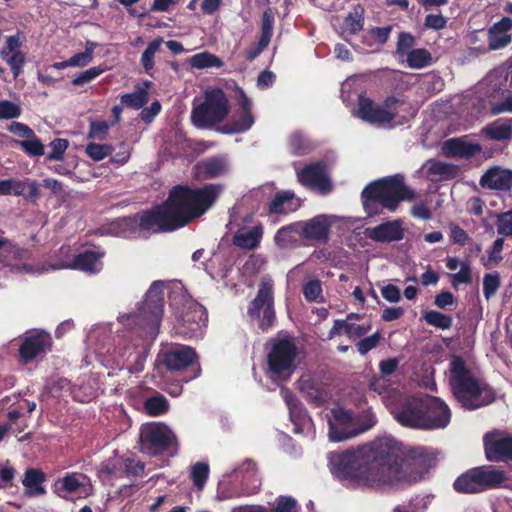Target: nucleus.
Wrapping results in <instances>:
<instances>
[{
	"instance_id": "30",
	"label": "nucleus",
	"mask_w": 512,
	"mask_h": 512,
	"mask_svg": "<svg viewBox=\"0 0 512 512\" xmlns=\"http://www.w3.org/2000/svg\"><path fill=\"white\" fill-rule=\"evenodd\" d=\"M263 235V229L261 226H254L248 231H238L233 237V243L244 249H254L261 241Z\"/></svg>"
},
{
	"instance_id": "43",
	"label": "nucleus",
	"mask_w": 512,
	"mask_h": 512,
	"mask_svg": "<svg viewBox=\"0 0 512 512\" xmlns=\"http://www.w3.org/2000/svg\"><path fill=\"white\" fill-rule=\"evenodd\" d=\"M209 465L204 462H197L191 467V479L198 490H202L208 480Z\"/></svg>"
},
{
	"instance_id": "58",
	"label": "nucleus",
	"mask_w": 512,
	"mask_h": 512,
	"mask_svg": "<svg viewBox=\"0 0 512 512\" xmlns=\"http://www.w3.org/2000/svg\"><path fill=\"white\" fill-rule=\"evenodd\" d=\"M297 501L291 496H279L276 498L274 512H298Z\"/></svg>"
},
{
	"instance_id": "15",
	"label": "nucleus",
	"mask_w": 512,
	"mask_h": 512,
	"mask_svg": "<svg viewBox=\"0 0 512 512\" xmlns=\"http://www.w3.org/2000/svg\"><path fill=\"white\" fill-rule=\"evenodd\" d=\"M207 321L208 315L205 307L198 302L190 301L184 305L174 328L178 335L184 338H193Z\"/></svg>"
},
{
	"instance_id": "56",
	"label": "nucleus",
	"mask_w": 512,
	"mask_h": 512,
	"mask_svg": "<svg viewBox=\"0 0 512 512\" xmlns=\"http://www.w3.org/2000/svg\"><path fill=\"white\" fill-rule=\"evenodd\" d=\"M504 238L499 237L494 242L489 251L488 261L484 262V266L489 268L491 264H499L503 257L501 256V252L503 250Z\"/></svg>"
},
{
	"instance_id": "12",
	"label": "nucleus",
	"mask_w": 512,
	"mask_h": 512,
	"mask_svg": "<svg viewBox=\"0 0 512 512\" xmlns=\"http://www.w3.org/2000/svg\"><path fill=\"white\" fill-rule=\"evenodd\" d=\"M398 103V98L389 96L380 105L361 94L358 99L357 116L369 124H387L396 118Z\"/></svg>"
},
{
	"instance_id": "26",
	"label": "nucleus",
	"mask_w": 512,
	"mask_h": 512,
	"mask_svg": "<svg viewBox=\"0 0 512 512\" xmlns=\"http://www.w3.org/2000/svg\"><path fill=\"white\" fill-rule=\"evenodd\" d=\"M443 151L447 157L470 159L482 151V146L458 137L446 140Z\"/></svg>"
},
{
	"instance_id": "18",
	"label": "nucleus",
	"mask_w": 512,
	"mask_h": 512,
	"mask_svg": "<svg viewBox=\"0 0 512 512\" xmlns=\"http://www.w3.org/2000/svg\"><path fill=\"white\" fill-rule=\"evenodd\" d=\"M297 178L303 186L316 189L322 194H327L332 190V184L327 176L326 165L323 161L305 165L297 171Z\"/></svg>"
},
{
	"instance_id": "45",
	"label": "nucleus",
	"mask_w": 512,
	"mask_h": 512,
	"mask_svg": "<svg viewBox=\"0 0 512 512\" xmlns=\"http://www.w3.org/2000/svg\"><path fill=\"white\" fill-rule=\"evenodd\" d=\"M472 280V269L468 260L463 261L460 264V270L457 273L451 275V285L454 288H457L461 284H471Z\"/></svg>"
},
{
	"instance_id": "25",
	"label": "nucleus",
	"mask_w": 512,
	"mask_h": 512,
	"mask_svg": "<svg viewBox=\"0 0 512 512\" xmlns=\"http://www.w3.org/2000/svg\"><path fill=\"white\" fill-rule=\"evenodd\" d=\"M512 30V19L503 17L494 23L488 30V48L489 50H499L512 41V36L508 32Z\"/></svg>"
},
{
	"instance_id": "32",
	"label": "nucleus",
	"mask_w": 512,
	"mask_h": 512,
	"mask_svg": "<svg viewBox=\"0 0 512 512\" xmlns=\"http://www.w3.org/2000/svg\"><path fill=\"white\" fill-rule=\"evenodd\" d=\"M421 319L429 326L440 330H449L453 325V317L437 310H426Z\"/></svg>"
},
{
	"instance_id": "50",
	"label": "nucleus",
	"mask_w": 512,
	"mask_h": 512,
	"mask_svg": "<svg viewBox=\"0 0 512 512\" xmlns=\"http://www.w3.org/2000/svg\"><path fill=\"white\" fill-rule=\"evenodd\" d=\"M497 219V232L505 237L512 236V209L495 215Z\"/></svg>"
},
{
	"instance_id": "60",
	"label": "nucleus",
	"mask_w": 512,
	"mask_h": 512,
	"mask_svg": "<svg viewBox=\"0 0 512 512\" xmlns=\"http://www.w3.org/2000/svg\"><path fill=\"white\" fill-rule=\"evenodd\" d=\"M457 304V299L450 291H442L435 295L434 305L439 309H447Z\"/></svg>"
},
{
	"instance_id": "3",
	"label": "nucleus",
	"mask_w": 512,
	"mask_h": 512,
	"mask_svg": "<svg viewBox=\"0 0 512 512\" xmlns=\"http://www.w3.org/2000/svg\"><path fill=\"white\" fill-rule=\"evenodd\" d=\"M415 198V191L406 185L401 174L374 180L361 192L362 206L368 217L377 216L384 209L395 212L403 201Z\"/></svg>"
},
{
	"instance_id": "53",
	"label": "nucleus",
	"mask_w": 512,
	"mask_h": 512,
	"mask_svg": "<svg viewBox=\"0 0 512 512\" xmlns=\"http://www.w3.org/2000/svg\"><path fill=\"white\" fill-rule=\"evenodd\" d=\"M382 336L379 331L371 336L361 339L357 342L356 348L361 355H366L369 351L374 349L380 342Z\"/></svg>"
},
{
	"instance_id": "22",
	"label": "nucleus",
	"mask_w": 512,
	"mask_h": 512,
	"mask_svg": "<svg viewBox=\"0 0 512 512\" xmlns=\"http://www.w3.org/2000/svg\"><path fill=\"white\" fill-rule=\"evenodd\" d=\"M430 458L426 450L422 447L404 450L401 456V464L403 465L404 478L402 482H410L416 479V476H421L429 466Z\"/></svg>"
},
{
	"instance_id": "61",
	"label": "nucleus",
	"mask_w": 512,
	"mask_h": 512,
	"mask_svg": "<svg viewBox=\"0 0 512 512\" xmlns=\"http://www.w3.org/2000/svg\"><path fill=\"white\" fill-rule=\"evenodd\" d=\"M449 230L450 238L456 244L464 246L470 239L468 233L454 222L449 223Z\"/></svg>"
},
{
	"instance_id": "23",
	"label": "nucleus",
	"mask_w": 512,
	"mask_h": 512,
	"mask_svg": "<svg viewBox=\"0 0 512 512\" xmlns=\"http://www.w3.org/2000/svg\"><path fill=\"white\" fill-rule=\"evenodd\" d=\"M296 225L299 226L300 235L306 240L320 243H327L329 240L332 222L326 215H316L307 221L296 222Z\"/></svg>"
},
{
	"instance_id": "1",
	"label": "nucleus",
	"mask_w": 512,
	"mask_h": 512,
	"mask_svg": "<svg viewBox=\"0 0 512 512\" xmlns=\"http://www.w3.org/2000/svg\"><path fill=\"white\" fill-rule=\"evenodd\" d=\"M222 191L219 184L200 188L176 185L161 204L132 216L117 218L108 225V232L129 238L139 232L166 233L185 227L204 215L217 201Z\"/></svg>"
},
{
	"instance_id": "35",
	"label": "nucleus",
	"mask_w": 512,
	"mask_h": 512,
	"mask_svg": "<svg viewBox=\"0 0 512 512\" xmlns=\"http://www.w3.org/2000/svg\"><path fill=\"white\" fill-rule=\"evenodd\" d=\"M45 481V474L38 469L29 468L25 472L24 479L22 481L24 487L33 491L36 495H42L45 493L43 482Z\"/></svg>"
},
{
	"instance_id": "19",
	"label": "nucleus",
	"mask_w": 512,
	"mask_h": 512,
	"mask_svg": "<svg viewBox=\"0 0 512 512\" xmlns=\"http://www.w3.org/2000/svg\"><path fill=\"white\" fill-rule=\"evenodd\" d=\"M24 40V34L18 31L6 38L5 45L0 51V56L9 65L14 79H17L23 73L26 63V55L20 49Z\"/></svg>"
},
{
	"instance_id": "57",
	"label": "nucleus",
	"mask_w": 512,
	"mask_h": 512,
	"mask_svg": "<svg viewBox=\"0 0 512 512\" xmlns=\"http://www.w3.org/2000/svg\"><path fill=\"white\" fill-rule=\"evenodd\" d=\"M60 487L59 491H65L67 493L76 492L83 483L77 478L75 474H67L61 480L58 481Z\"/></svg>"
},
{
	"instance_id": "4",
	"label": "nucleus",
	"mask_w": 512,
	"mask_h": 512,
	"mask_svg": "<svg viewBox=\"0 0 512 512\" xmlns=\"http://www.w3.org/2000/svg\"><path fill=\"white\" fill-rule=\"evenodd\" d=\"M449 383L454 397L466 410L490 405L496 399L494 389L474 377L460 356H454L450 362Z\"/></svg>"
},
{
	"instance_id": "28",
	"label": "nucleus",
	"mask_w": 512,
	"mask_h": 512,
	"mask_svg": "<svg viewBox=\"0 0 512 512\" xmlns=\"http://www.w3.org/2000/svg\"><path fill=\"white\" fill-rule=\"evenodd\" d=\"M196 169L204 178L212 179L224 175L228 171V165L224 157L214 156L196 164Z\"/></svg>"
},
{
	"instance_id": "6",
	"label": "nucleus",
	"mask_w": 512,
	"mask_h": 512,
	"mask_svg": "<svg viewBox=\"0 0 512 512\" xmlns=\"http://www.w3.org/2000/svg\"><path fill=\"white\" fill-rule=\"evenodd\" d=\"M164 289L161 281H154L145 294V298L132 316L143 341L150 345L159 334L164 312Z\"/></svg>"
},
{
	"instance_id": "21",
	"label": "nucleus",
	"mask_w": 512,
	"mask_h": 512,
	"mask_svg": "<svg viewBox=\"0 0 512 512\" xmlns=\"http://www.w3.org/2000/svg\"><path fill=\"white\" fill-rule=\"evenodd\" d=\"M402 219H394L383 222L375 227L365 229V236L378 243L398 242L405 237V228Z\"/></svg>"
},
{
	"instance_id": "46",
	"label": "nucleus",
	"mask_w": 512,
	"mask_h": 512,
	"mask_svg": "<svg viewBox=\"0 0 512 512\" xmlns=\"http://www.w3.org/2000/svg\"><path fill=\"white\" fill-rule=\"evenodd\" d=\"M113 150L114 149L112 145L92 142L86 146L85 152L92 160L101 161L104 158L110 156Z\"/></svg>"
},
{
	"instance_id": "40",
	"label": "nucleus",
	"mask_w": 512,
	"mask_h": 512,
	"mask_svg": "<svg viewBox=\"0 0 512 512\" xmlns=\"http://www.w3.org/2000/svg\"><path fill=\"white\" fill-rule=\"evenodd\" d=\"M255 119L252 113L241 112L228 124L231 133H243L248 131L254 124Z\"/></svg>"
},
{
	"instance_id": "54",
	"label": "nucleus",
	"mask_w": 512,
	"mask_h": 512,
	"mask_svg": "<svg viewBox=\"0 0 512 512\" xmlns=\"http://www.w3.org/2000/svg\"><path fill=\"white\" fill-rule=\"evenodd\" d=\"M110 125L106 121H91L88 137L91 139L105 140Z\"/></svg>"
},
{
	"instance_id": "37",
	"label": "nucleus",
	"mask_w": 512,
	"mask_h": 512,
	"mask_svg": "<svg viewBox=\"0 0 512 512\" xmlns=\"http://www.w3.org/2000/svg\"><path fill=\"white\" fill-rule=\"evenodd\" d=\"M162 43H163V39L160 37L152 40L151 42L148 43L147 47L145 48V50L143 51V53L141 55L140 63L142 65L144 71L147 74H149L150 76H153L152 70H153L154 64H155L154 58H155L156 53L160 50Z\"/></svg>"
},
{
	"instance_id": "13",
	"label": "nucleus",
	"mask_w": 512,
	"mask_h": 512,
	"mask_svg": "<svg viewBox=\"0 0 512 512\" xmlns=\"http://www.w3.org/2000/svg\"><path fill=\"white\" fill-rule=\"evenodd\" d=\"M484 455L488 462L512 466V435L494 429L483 436Z\"/></svg>"
},
{
	"instance_id": "29",
	"label": "nucleus",
	"mask_w": 512,
	"mask_h": 512,
	"mask_svg": "<svg viewBox=\"0 0 512 512\" xmlns=\"http://www.w3.org/2000/svg\"><path fill=\"white\" fill-rule=\"evenodd\" d=\"M483 133L491 140H509L512 137V119H497L485 126L483 128Z\"/></svg>"
},
{
	"instance_id": "36",
	"label": "nucleus",
	"mask_w": 512,
	"mask_h": 512,
	"mask_svg": "<svg viewBox=\"0 0 512 512\" xmlns=\"http://www.w3.org/2000/svg\"><path fill=\"white\" fill-rule=\"evenodd\" d=\"M281 395L289 408L291 419L293 421H303L306 417V411L303 408L301 402L298 400V398L293 394V392L290 391L288 388H282Z\"/></svg>"
},
{
	"instance_id": "44",
	"label": "nucleus",
	"mask_w": 512,
	"mask_h": 512,
	"mask_svg": "<svg viewBox=\"0 0 512 512\" xmlns=\"http://www.w3.org/2000/svg\"><path fill=\"white\" fill-rule=\"evenodd\" d=\"M293 232H298L300 234L299 226L296 225V223L281 227L276 235H275V242L277 245L281 247H286L296 241L294 236L292 235Z\"/></svg>"
},
{
	"instance_id": "14",
	"label": "nucleus",
	"mask_w": 512,
	"mask_h": 512,
	"mask_svg": "<svg viewBox=\"0 0 512 512\" xmlns=\"http://www.w3.org/2000/svg\"><path fill=\"white\" fill-rule=\"evenodd\" d=\"M263 310V318L259 324L263 331L268 330L275 321L273 283L271 279H262L254 300L248 306V314L251 317L260 318Z\"/></svg>"
},
{
	"instance_id": "24",
	"label": "nucleus",
	"mask_w": 512,
	"mask_h": 512,
	"mask_svg": "<svg viewBox=\"0 0 512 512\" xmlns=\"http://www.w3.org/2000/svg\"><path fill=\"white\" fill-rule=\"evenodd\" d=\"M482 188L509 192L512 190V171L500 166L487 169L479 180Z\"/></svg>"
},
{
	"instance_id": "62",
	"label": "nucleus",
	"mask_w": 512,
	"mask_h": 512,
	"mask_svg": "<svg viewBox=\"0 0 512 512\" xmlns=\"http://www.w3.org/2000/svg\"><path fill=\"white\" fill-rule=\"evenodd\" d=\"M289 149L292 154L296 156H302L307 154L308 148L304 144L303 137L300 133H294L291 135L289 140Z\"/></svg>"
},
{
	"instance_id": "33",
	"label": "nucleus",
	"mask_w": 512,
	"mask_h": 512,
	"mask_svg": "<svg viewBox=\"0 0 512 512\" xmlns=\"http://www.w3.org/2000/svg\"><path fill=\"white\" fill-rule=\"evenodd\" d=\"M428 172L432 175L440 176L442 180H452L458 176L460 168L456 164L431 160Z\"/></svg>"
},
{
	"instance_id": "52",
	"label": "nucleus",
	"mask_w": 512,
	"mask_h": 512,
	"mask_svg": "<svg viewBox=\"0 0 512 512\" xmlns=\"http://www.w3.org/2000/svg\"><path fill=\"white\" fill-rule=\"evenodd\" d=\"M303 295L308 302H315L322 295L321 282L318 279L308 281L303 286Z\"/></svg>"
},
{
	"instance_id": "47",
	"label": "nucleus",
	"mask_w": 512,
	"mask_h": 512,
	"mask_svg": "<svg viewBox=\"0 0 512 512\" xmlns=\"http://www.w3.org/2000/svg\"><path fill=\"white\" fill-rule=\"evenodd\" d=\"M501 285V279L498 272L487 273L483 278V294L489 300L494 296Z\"/></svg>"
},
{
	"instance_id": "49",
	"label": "nucleus",
	"mask_w": 512,
	"mask_h": 512,
	"mask_svg": "<svg viewBox=\"0 0 512 512\" xmlns=\"http://www.w3.org/2000/svg\"><path fill=\"white\" fill-rule=\"evenodd\" d=\"M51 152L46 155L48 161H61L69 146L67 139L56 138L50 144Z\"/></svg>"
},
{
	"instance_id": "59",
	"label": "nucleus",
	"mask_w": 512,
	"mask_h": 512,
	"mask_svg": "<svg viewBox=\"0 0 512 512\" xmlns=\"http://www.w3.org/2000/svg\"><path fill=\"white\" fill-rule=\"evenodd\" d=\"M21 114L20 107L8 100L0 101V119H14Z\"/></svg>"
},
{
	"instance_id": "2",
	"label": "nucleus",
	"mask_w": 512,
	"mask_h": 512,
	"mask_svg": "<svg viewBox=\"0 0 512 512\" xmlns=\"http://www.w3.org/2000/svg\"><path fill=\"white\" fill-rule=\"evenodd\" d=\"M366 462L375 478V488L396 486L404 478L401 456L403 445L390 437H382L362 446Z\"/></svg>"
},
{
	"instance_id": "9",
	"label": "nucleus",
	"mask_w": 512,
	"mask_h": 512,
	"mask_svg": "<svg viewBox=\"0 0 512 512\" xmlns=\"http://www.w3.org/2000/svg\"><path fill=\"white\" fill-rule=\"evenodd\" d=\"M230 110L229 101L220 88L207 90L204 101L193 107L191 120L197 128H207L221 123Z\"/></svg>"
},
{
	"instance_id": "55",
	"label": "nucleus",
	"mask_w": 512,
	"mask_h": 512,
	"mask_svg": "<svg viewBox=\"0 0 512 512\" xmlns=\"http://www.w3.org/2000/svg\"><path fill=\"white\" fill-rule=\"evenodd\" d=\"M103 72H104V69H102L100 67H91V68L79 73L78 75H76L73 78L72 83L77 86L84 85L86 83L91 82L95 78H97Z\"/></svg>"
},
{
	"instance_id": "10",
	"label": "nucleus",
	"mask_w": 512,
	"mask_h": 512,
	"mask_svg": "<svg viewBox=\"0 0 512 512\" xmlns=\"http://www.w3.org/2000/svg\"><path fill=\"white\" fill-rule=\"evenodd\" d=\"M267 371L271 377L290 376L295 369L298 348L292 336L272 338L267 343Z\"/></svg>"
},
{
	"instance_id": "63",
	"label": "nucleus",
	"mask_w": 512,
	"mask_h": 512,
	"mask_svg": "<svg viewBox=\"0 0 512 512\" xmlns=\"http://www.w3.org/2000/svg\"><path fill=\"white\" fill-rule=\"evenodd\" d=\"M270 42L259 38L256 44H253L244 51V57L247 61H254L268 46Z\"/></svg>"
},
{
	"instance_id": "20",
	"label": "nucleus",
	"mask_w": 512,
	"mask_h": 512,
	"mask_svg": "<svg viewBox=\"0 0 512 512\" xmlns=\"http://www.w3.org/2000/svg\"><path fill=\"white\" fill-rule=\"evenodd\" d=\"M106 252L101 247L95 249H87L76 254L69 263L62 264L58 268L79 270L88 274H97L103 268L101 259Z\"/></svg>"
},
{
	"instance_id": "51",
	"label": "nucleus",
	"mask_w": 512,
	"mask_h": 512,
	"mask_svg": "<svg viewBox=\"0 0 512 512\" xmlns=\"http://www.w3.org/2000/svg\"><path fill=\"white\" fill-rule=\"evenodd\" d=\"M357 434L358 432L354 429H347L345 427L338 426L330 422L329 438L333 442H341L353 438Z\"/></svg>"
},
{
	"instance_id": "39",
	"label": "nucleus",
	"mask_w": 512,
	"mask_h": 512,
	"mask_svg": "<svg viewBox=\"0 0 512 512\" xmlns=\"http://www.w3.org/2000/svg\"><path fill=\"white\" fill-rule=\"evenodd\" d=\"M431 59V54L428 50L418 48L408 52L406 61L410 68L420 69L428 66Z\"/></svg>"
},
{
	"instance_id": "31",
	"label": "nucleus",
	"mask_w": 512,
	"mask_h": 512,
	"mask_svg": "<svg viewBox=\"0 0 512 512\" xmlns=\"http://www.w3.org/2000/svg\"><path fill=\"white\" fill-rule=\"evenodd\" d=\"M364 13L365 10L360 4L353 8V11L349 12L343 21V31L349 35H355L359 33L364 26Z\"/></svg>"
},
{
	"instance_id": "16",
	"label": "nucleus",
	"mask_w": 512,
	"mask_h": 512,
	"mask_svg": "<svg viewBox=\"0 0 512 512\" xmlns=\"http://www.w3.org/2000/svg\"><path fill=\"white\" fill-rule=\"evenodd\" d=\"M196 361L197 353L195 349L182 344L165 346L160 349L157 355V363L170 372L183 370Z\"/></svg>"
},
{
	"instance_id": "8",
	"label": "nucleus",
	"mask_w": 512,
	"mask_h": 512,
	"mask_svg": "<svg viewBox=\"0 0 512 512\" xmlns=\"http://www.w3.org/2000/svg\"><path fill=\"white\" fill-rule=\"evenodd\" d=\"M329 462L331 471L341 479H348L363 486L375 488V478L366 462L363 447L332 453Z\"/></svg>"
},
{
	"instance_id": "27",
	"label": "nucleus",
	"mask_w": 512,
	"mask_h": 512,
	"mask_svg": "<svg viewBox=\"0 0 512 512\" xmlns=\"http://www.w3.org/2000/svg\"><path fill=\"white\" fill-rule=\"evenodd\" d=\"M300 207L299 199H296L292 190L277 192L268 205L270 214H287L296 211Z\"/></svg>"
},
{
	"instance_id": "64",
	"label": "nucleus",
	"mask_w": 512,
	"mask_h": 512,
	"mask_svg": "<svg viewBox=\"0 0 512 512\" xmlns=\"http://www.w3.org/2000/svg\"><path fill=\"white\" fill-rule=\"evenodd\" d=\"M414 44L415 38L410 33L401 32L398 36L397 53L408 55Z\"/></svg>"
},
{
	"instance_id": "48",
	"label": "nucleus",
	"mask_w": 512,
	"mask_h": 512,
	"mask_svg": "<svg viewBox=\"0 0 512 512\" xmlns=\"http://www.w3.org/2000/svg\"><path fill=\"white\" fill-rule=\"evenodd\" d=\"M275 17L271 8H267L262 15L260 37L268 42L273 36Z\"/></svg>"
},
{
	"instance_id": "38",
	"label": "nucleus",
	"mask_w": 512,
	"mask_h": 512,
	"mask_svg": "<svg viewBox=\"0 0 512 512\" xmlns=\"http://www.w3.org/2000/svg\"><path fill=\"white\" fill-rule=\"evenodd\" d=\"M190 64L194 68L205 69L211 67L220 68L224 63L218 56L214 54L209 52H201L193 55L190 58Z\"/></svg>"
},
{
	"instance_id": "11",
	"label": "nucleus",
	"mask_w": 512,
	"mask_h": 512,
	"mask_svg": "<svg viewBox=\"0 0 512 512\" xmlns=\"http://www.w3.org/2000/svg\"><path fill=\"white\" fill-rule=\"evenodd\" d=\"M179 443L174 432L163 423L148 424L141 430V451L149 456L173 457Z\"/></svg>"
},
{
	"instance_id": "34",
	"label": "nucleus",
	"mask_w": 512,
	"mask_h": 512,
	"mask_svg": "<svg viewBox=\"0 0 512 512\" xmlns=\"http://www.w3.org/2000/svg\"><path fill=\"white\" fill-rule=\"evenodd\" d=\"M149 100L148 91L140 86L136 87L131 93L123 94L120 97L122 106L138 110L142 108Z\"/></svg>"
},
{
	"instance_id": "17",
	"label": "nucleus",
	"mask_w": 512,
	"mask_h": 512,
	"mask_svg": "<svg viewBox=\"0 0 512 512\" xmlns=\"http://www.w3.org/2000/svg\"><path fill=\"white\" fill-rule=\"evenodd\" d=\"M52 343L51 335L44 330L27 332L19 348V357L25 363H29L40 354L50 351Z\"/></svg>"
},
{
	"instance_id": "41",
	"label": "nucleus",
	"mask_w": 512,
	"mask_h": 512,
	"mask_svg": "<svg viewBox=\"0 0 512 512\" xmlns=\"http://www.w3.org/2000/svg\"><path fill=\"white\" fill-rule=\"evenodd\" d=\"M15 145L20 147L28 156L39 157L44 155V145L35 135L25 140H15Z\"/></svg>"
},
{
	"instance_id": "5",
	"label": "nucleus",
	"mask_w": 512,
	"mask_h": 512,
	"mask_svg": "<svg viewBox=\"0 0 512 512\" xmlns=\"http://www.w3.org/2000/svg\"><path fill=\"white\" fill-rule=\"evenodd\" d=\"M395 418L406 427L433 430L445 428L450 423L451 411L440 398L427 396L413 405L405 406Z\"/></svg>"
},
{
	"instance_id": "42",
	"label": "nucleus",
	"mask_w": 512,
	"mask_h": 512,
	"mask_svg": "<svg viewBox=\"0 0 512 512\" xmlns=\"http://www.w3.org/2000/svg\"><path fill=\"white\" fill-rule=\"evenodd\" d=\"M144 408L150 416H159L166 413L169 409L168 400L163 395L149 397Z\"/></svg>"
},
{
	"instance_id": "7",
	"label": "nucleus",
	"mask_w": 512,
	"mask_h": 512,
	"mask_svg": "<svg viewBox=\"0 0 512 512\" xmlns=\"http://www.w3.org/2000/svg\"><path fill=\"white\" fill-rule=\"evenodd\" d=\"M507 480L504 470L486 464L460 474L453 482V489L460 494H480L502 488Z\"/></svg>"
}]
</instances>
